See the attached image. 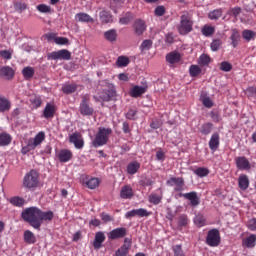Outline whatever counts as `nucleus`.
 I'll list each match as a JSON object with an SVG mask.
<instances>
[{
	"instance_id": "obj_50",
	"label": "nucleus",
	"mask_w": 256,
	"mask_h": 256,
	"mask_svg": "<svg viewBox=\"0 0 256 256\" xmlns=\"http://www.w3.org/2000/svg\"><path fill=\"white\" fill-rule=\"evenodd\" d=\"M153 47V41L151 40H144L140 46L141 51H149Z\"/></svg>"
},
{
	"instance_id": "obj_48",
	"label": "nucleus",
	"mask_w": 256,
	"mask_h": 256,
	"mask_svg": "<svg viewBox=\"0 0 256 256\" xmlns=\"http://www.w3.org/2000/svg\"><path fill=\"white\" fill-rule=\"evenodd\" d=\"M223 42L220 39H214L210 44L211 51H219Z\"/></svg>"
},
{
	"instance_id": "obj_46",
	"label": "nucleus",
	"mask_w": 256,
	"mask_h": 256,
	"mask_svg": "<svg viewBox=\"0 0 256 256\" xmlns=\"http://www.w3.org/2000/svg\"><path fill=\"white\" fill-rule=\"evenodd\" d=\"M116 65L118 67H127L129 65V58L125 56H119L116 61Z\"/></svg>"
},
{
	"instance_id": "obj_54",
	"label": "nucleus",
	"mask_w": 256,
	"mask_h": 256,
	"mask_svg": "<svg viewBox=\"0 0 256 256\" xmlns=\"http://www.w3.org/2000/svg\"><path fill=\"white\" fill-rule=\"evenodd\" d=\"M126 118L130 119V121H135L137 119V110L136 109H130L126 113Z\"/></svg>"
},
{
	"instance_id": "obj_9",
	"label": "nucleus",
	"mask_w": 256,
	"mask_h": 256,
	"mask_svg": "<svg viewBox=\"0 0 256 256\" xmlns=\"http://www.w3.org/2000/svg\"><path fill=\"white\" fill-rule=\"evenodd\" d=\"M89 101H90V98L88 95L82 96V101L80 103V108H79L81 115H84V116L93 115L94 110H93V107L89 106Z\"/></svg>"
},
{
	"instance_id": "obj_42",
	"label": "nucleus",
	"mask_w": 256,
	"mask_h": 256,
	"mask_svg": "<svg viewBox=\"0 0 256 256\" xmlns=\"http://www.w3.org/2000/svg\"><path fill=\"white\" fill-rule=\"evenodd\" d=\"M199 65H201L202 67H205L207 65H209L211 63V57H209V55L207 54H202L199 57V61H198Z\"/></svg>"
},
{
	"instance_id": "obj_3",
	"label": "nucleus",
	"mask_w": 256,
	"mask_h": 256,
	"mask_svg": "<svg viewBox=\"0 0 256 256\" xmlns=\"http://www.w3.org/2000/svg\"><path fill=\"white\" fill-rule=\"evenodd\" d=\"M113 133L111 128H103L100 127L95 136V139L92 142L93 147H103V145H107L109 141V135Z\"/></svg>"
},
{
	"instance_id": "obj_25",
	"label": "nucleus",
	"mask_w": 256,
	"mask_h": 256,
	"mask_svg": "<svg viewBox=\"0 0 256 256\" xmlns=\"http://www.w3.org/2000/svg\"><path fill=\"white\" fill-rule=\"evenodd\" d=\"M121 199H131L133 197V188L131 186H124L120 191Z\"/></svg>"
},
{
	"instance_id": "obj_8",
	"label": "nucleus",
	"mask_w": 256,
	"mask_h": 256,
	"mask_svg": "<svg viewBox=\"0 0 256 256\" xmlns=\"http://www.w3.org/2000/svg\"><path fill=\"white\" fill-rule=\"evenodd\" d=\"M170 187H174V191L177 193H181V191H185V180L183 178L171 177L166 182Z\"/></svg>"
},
{
	"instance_id": "obj_35",
	"label": "nucleus",
	"mask_w": 256,
	"mask_h": 256,
	"mask_svg": "<svg viewBox=\"0 0 256 256\" xmlns=\"http://www.w3.org/2000/svg\"><path fill=\"white\" fill-rule=\"evenodd\" d=\"M24 241L25 243L32 245L37 241V239L35 238V234H33V232L27 230L24 232Z\"/></svg>"
},
{
	"instance_id": "obj_21",
	"label": "nucleus",
	"mask_w": 256,
	"mask_h": 256,
	"mask_svg": "<svg viewBox=\"0 0 256 256\" xmlns=\"http://www.w3.org/2000/svg\"><path fill=\"white\" fill-rule=\"evenodd\" d=\"M72 157L73 153L71 150L64 149L58 153V159L61 163H67V161H71Z\"/></svg>"
},
{
	"instance_id": "obj_1",
	"label": "nucleus",
	"mask_w": 256,
	"mask_h": 256,
	"mask_svg": "<svg viewBox=\"0 0 256 256\" xmlns=\"http://www.w3.org/2000/svg\"><path fill=\"white\" fill-rule=\"evenodd\" d=\"M53 217V211L44 212L35 206L26 208L22 212V219L38 231H41V225H43V221H45V223H51V221H53Z\"/></svg>"
},
{
	"instance_id": "obj_64",
	"label": "nucleus",
	"mask_w": 256,
	"mask_h": 256,
	"mask_svg": "<svg viewBox=\"0 0 256 256\" xmlns=\"http://www.w3.org/2000/svg\"><path fill=\"white\" fill-rule=\"evenodd\" d=\"M230 11L233 17H239V15H241V7H234Z\"/></svg>"
},
{
	"instance_id": "obj_6",
	"label": "nucleus",
	"mask_w": 256,
	"mask_h": 256,
	"mask_svg": "<svg viewBox=\"0 0 256 256\" xmlns=\"http://www.w3.org/2000/svg\"><path fill=\"white\" fill-rule=\"evenodd\" d=\"M103 86L107 87V89L103 90L104 94L100 95V99L102 101H111L115 95H117V92L115 91V85L109 83L107 80L103 82Z\"/></svg>"
},
{
	"instance_id": "obj_18",
	"label": "nucleus",
	"mask_w": 256,
	"mask_h": 256,
	"mask_svg": "<svg viewBox=\"0 0 256 256\" xmlns=\"http://www.w3.org/2000/svg\"><path fill=\"white\" fill-rule=\"evenodd\" d=\"M133 29L136 35H143V33H145L147 30V25L145 24V21L137 19L133 23Z\"/></svg>"
},
{
	"instance_id": "obj_17",
	"label": "nucleus",
	"mask_w": 256,
	"mask_h": 256,
	"mask_svg": "<svg viewBox=\"0 0 256 256\" xmlns=\"http://www.w3.org/2000/svg\"><path fill=\"white\" fill-rule=\"evenodd\" d=\"M0 77L7 81H11V79L15 77V70L9 66H4L0 69Z\"/></svg>"
},
{
	"instance_id": "obj_47",
	"label": "nucleus",
	"mask_w": 256,
	"mask_h": 256,
	"mask_svg": "<svg viewBox=\"0 0 256 256\" xmlns=\"http://www.w3.org/2000/svg\"><path fill=\"white\" fill-rule=\"evenodd\" d=\"M194 223L197 227H203L205 225V216L203 214H198L194 218Z\"/></svg>"
},
{
	"instance_id": "obj_23",
	"label": "nucleus",
	"mask_w": 256,
	"mask_h": 256,
	"mask_svg": "<svg viewBox=\"0 0 256 256\" xmlns=\"http://www.w3.org/2000/svg\"><path fill=\"white\" fill-rule=\"evenodd\" d=\"M238 185L242 191H247V189H249V177L245 174L240 175L238 178Z\"/></svg>"
},
{
	"instance_id": "obj_31",
	"label": "nucleus",
	"mask_w": 256,
	"mask_h": 256,
	"mask_svg": "<svg viewBox=\"0 0 256 256\" xmlns=\"http://www.w3.org/2000/svg\"><path fill=\"white\" fill-rule=\"evenodd\" d=\"M242 244L248 249H252V247H255L256 244V235L251 234L249 237L243 240Z\"/></svg>"
},
{
	"instance_id": "obj_33",
	"label": "nucleus",
	"mask_w": 256,
	"mask_h": 256,
	"mask_svg": "<svg viewBox=\"0 0 256 256\" xmlns=\"http://www.w3.org/2000/svg\"><path fill=\"white\" fill-rule=\"evenodd\" d=\"M22 75L24 79H33V75H35V69L31 66H27L23 68Z\"/></svg>"
},
{
	"instance_id": "obj_53",
	"label": "nucleus",
	"mask_w": 256,
	"mask_h": 256,
	"mask_svg": "<svg viewBox=\"0 0 256 256\" xmlns=\"http://www.w3.org/2000/svg\"><path fill=\"white\" fill-rule=\"evenodd\" d=\"M232 41V46L235 48L239 45V32L234 31L230 37Z\"/></svg>"
},
{
	"instance_id": "obj_7",
	"label": "nucleus",
	"mask_w": 256,
	"mask_h": 256,
	"mask_svg": "<svg viewBox=\"0 0 256 256\" xmlns=\"http://www.w3.org/2000/svg\"><path fill=\"white\" fill-rule=\"evenodd\" d=\"M48 59H52L53 61H69L71 59V52H69V50L66 49L54 51L48 54Z\"/></svg>"
},
{
	"instance_id": "obj_30",
	"label": "nucleus",
	"mask_w": 256,
	"mask_h": 256,
	"mask_svg": "<svg viewBox=\"0 0 256 256\" xmlns=\"http://www.w3.org/2000/svg\"><path fill=\"white\" fill-rule=\"evenodd\" d=\"M139 167H141V164L137 161L130 162L127 166V173L129 175H135L137 171H139Z\"/></svg>"
},
{
	"instance_id": "obj_52",
	"label": "nucleus",
	"mask_w": 256,
	"mask_h": 256,
	"mask_svg": "<svg viewBox=\"0 0 256 256\" xmlns=\"http://www.w3.org/2000/svg\"><path fill=\"white\" fill-rule=\"evenodd\" d=\"M231 69H233V65H231V63L224 61L221 62L220 64V70L224 71L225 73H229V71H231Z\"/></svg>"
},
{
	"instance_id": "obj_32",
	"label": "nucleus",
	"mask_w": 256,
	"mask_h": 256,
	"mask_svg": "<svg viewBox=\"0 0 256 256\" xmlns=\"http://www.w3.org/2000/svg\"><path fill=\"white\" fill-rule=\"evenodd\" d=\"M75 19L79 23H91V21H93V18H91L87 13H78L75 16Z\"/></svg>"
},
{
	"instance_id": "obj_41",
	"label": "nucleus",
	"mask_w": 256,
	"mask_h": 256,
	"mask_svg": "<svg viewBox=\"0 0 256 256\" xmlns=\"http://www.w3.org/2000/svg\"><path fill=\"white\" fill-rule=\"evenodd\" d=\"M242 37L246 41H251V40L255 39L256 33L253 30H244L242 32Z\"/></svg>"
},
{
	"instance_id": "obj_59",
	"label": "nucleus",
	"mask_w": 256,
	"mask_h": 256,
	"mask_svg": "<svg viewBox=\"0 0 256 256\" xmlns=\"http://www.w3.org/2000/svg\"><path fill=\"white\" fill-rule=\"evenodd\" d=\"M174 256H185L183 253V249L181 248V245H175L173 247Z\"/></svg>"
},
{
	"instance_id": "obj_63",
	"label": "nucleus",
	"mask_w": 256,
	"mask_h": 256,
	"mask_svg": "<svg viewBox=\"0 0 256 256\" xmlns=\"http://www.w3.org/2000/svg\"><path fill=\"white\" fill-rule=\"evenodd\" d=\"M32 105H34L37 108L41 107V104L43 103V101L41 100V97L36 96L35 98H33L31 100Z\"/></svg>"
},
{
	"instance_id": "obj_10",
	"label": "nucleus",
	"mask_w": 256,
	"mask_h": 256,
	"mask_svg": "<svg viewBox=\"0 0 256 256\" xmlns=\"http://www.w3.org/2000/svg\"><path fill=\"white\" fill-rule=\"evenodd\" d=\"M179 197H184L187 201H189L191 207H199L201 203V198H199V195L195 191L179 193Z\"/></svg>"
},
{
	"instance_id": "obj_62",
	"label": "nucleus",
	"mask_w": 256,
	"mask_h": 256,
	"mask_svg": "<svg viewBox=\"0 0 256 256\" xmlns=\"http://www.w3.org/2000/svg\"><path fill=\"white\" fill-rule=\"evenodd\" d=\"M210 117L214 121V123H219L221 121V116L218 112L212 111L210 112Z\"/></svg>"
},
{
	"instance_id": "obj_37",
	"label": "nucleus",
	"mask_w": 256,
	"mask_h": 256,
	"mask_svg": "<svg viewBox=\"0 0 256 256\" xmlns=\"http://www.w3.org/2000/svg\"><path fill=\"white\" fill-rule=\"evenodd\" d=\"M131 21H133V13L131 12H127L119 19V23H121V25H129Z\"/></svg>"
},
{
	"instance_id": "obj_16",
	"label": "nucleus",
	"mask_w": 256,
	"mask_h": 256,
	"mask_svg": "<svg viewBox=\"0 0 256 256\" xmlns=\"http://www.w3.org/2000/svg\"><path fill=\"white\" fill-rule=\"evenodd\" d=\"M56 111L57 107L54 104L47 103L43 110L44 119H53L55 117Z\"/></svg>"
},
{
	"instance_id": "obj_27",
	"label": "nucleus",
	"mask_w": 256,
	"mask_h": 256,
	"mask_svg": "<svg viewBox=\"0 0 256 256\" xmlns=\"http://www.w3.org/2000/svg\"><path fill=\"white\" fill-rule=\"evenodd\" d=\"M104 38L106 41H109L110 43H115L117 41V30L110 29L104 33Z\"/></svg>"
},
{
	"instance_id": "obj_49",
	"label": "nucleus",
	"mask_w": 256,
	"mask_h": 256,
	"mask_svg": "<svg viewBox=\"0 0 256 256\" xmlns=\"http://www.w3.org/2000/svg\"><path fill=\"white\" fill-rule=\"evenodd\" d=\"M14 9L18 13H23V11H25V9H27V4H25L23 2H15L14 3Z\"/></svg>"
},
{
	"instance_id": "obj_56",
	"label": "nucleus",
	"mask_w": 256,
	"mask_h": 256,
	"mask_svg": "<svg viewBox=\"0 0 256 256\" xmlns=\"http://www.w3.org/2000/svg\"><path fill=\"white\" fill-rule=\"evenodd\" d=\"M100 217L103 221V223H109L111 221H114L115 219L113 218V216L109 215L108 213L102 212L100 214Z\"/></svg>"
},
{
	"instance_id": "obj_57",
	"label": "nucleus",
	"mask_w": 256,
	"mask_h": 256,
	"mask_svg": "<svg viewBox=\"0 0 256 256\" xmlns=\"http://www.w3.org/2000/svg\"><path fill=\"white\" fill-rule=\"evenodd\" d=\"M156 17H163L165 15V6H158L154 11Z\"/></svg>"
},
{
	"instance_id": "obj_38",
	"label": "nucleus",
	"mask_w": 256,
	"mask_h": 256,
	"mask_svg": "<svg viewBox=\"0 0 256 256\" xmlns=\"http://www.w3.org/2000/svg\"><path fill=\"white\" fill-rule=\"evenodd\" d=\"M211 131H213V123L211 122L203 124L200 128V133H202V135H209Z\"/></svg>"
},
{
	"instance_id": "obj_26",
	"label": "nucleus",
	"mask_w": 256,
	"mask_h": 256,
	"mask_svg": "<svg viewBox=\"0 0 256 256\" xmlns=\"http://www.w3.org/2000/svg\"><path fill=\"white\" fill-rule=\"evenodd\" d=\"M209 147L211 151H217L219 149V134L214 133L212 134L210 141H209Z\"/></svg>"
},
{
	"instance_id": "obj_12",
	"label": "nucleus",
	"mask_w": 256,
	"mask_h": 256,
	"mask_svg": "<svg viewBox=\"0 0 256 256\" xmlns=\"http://www.w3.org/2000/svg\"><path fill=\"white\" fill-rule=\"evenodd\" d=\"M45 141V132H39L33 139L28 142V149H35Z\"/></svg>"
},
{
	"instance_id": "obj_44",
	"label": "nucleus",
	"mask_w": 256,
	"mask_h": 256,
	"mask_svg": "<svg viewBox=\"0 0 256 256\" xmlns=\"http://www.w3.org/2000/svg\"><path fill=\"white\" fill-rule=\"evenodd\" d=\"M194 174L198 177H207V175H209V169L205 167H199L194 170Z\"/></svg>"
},
{
	"instance_id": "obj_61",
	"label": "nucleus",
	"mask_w": 256,
	"mask_h": 256,
	"mask_svg": "<svg viewBox=\"0 0 256 256\" xmlns=\"http://www.w3.org/2000/svg\"><path fill=\"white\" fill-rule=\"evenodd\" d=\"M247 227L250 231H256V218H252L248 221Z\"/></svg>"
},
{
	"instance_id": "obj_55",
	"label": "nucleus",
	"mask_w": 256,
	"mask_h": 256,
	"mask_svg": "<svg viewBox=\"0 0 256 256\" xmlns=\"http://www.w3.org/2000/svg\"><path fill=\"white\" fill-rule=\"evenodd\" d=\"M37 10L40 12V13H51V6H47L45 4H39L37 6Z\"/></svg>"
},
{
	"instance_id": "obj_15",
	"label": "nucleus",
	"mask_w": 256,
	"mask_h": 256,
	"mask_svg": "<svg viewBox=\"0 0 256 256\" xmlns=\"http://www.w3.org/2000/svg\"><path fill=\"white\" fill-rule=\"evenodd\" d=\"M131 238H125L124 244L116 251V256H127L131 249Z\"/></svg>"
},
{
	"instance_id": "obj_22",
	"label": "nucleus",
	"mask_w": 256,
	"mask_h": 256,
	"mask_svg": "<svg viewBox=\"0 0 256 256\" xmlns=\"http://www.w3.org/2000/svg\"><path fill=\"white\" fill-rule=\"evenodd\" d=\"M11 110V102L5 96L0 95V113H5Z\"/></svg>"
},
{
	"instance_id": "obj_5",
	"label": "nucleus",
	"mask_w": 256,
	"mask_h": 256,
	"mask_svg": "<svg viewBox=\"0 0 256 256\" xmlns=\"http://www.w3.org/2000/svg\"><path fill=\"white\" fill-rule=\"evenodd\" d=\"M206 243L209 245V247H219L221 244V234H219L217 229H211L208 231Z\"/></svg>"
},
{
	"instance_id": "obj_40",
	"label": "nucleus",
	"mask_w": 256,
	"mask_h": 256,
	"mask_svg": "<svg viewBox=\"0 0 256 256\" xmlns=\"http://www.w3.org/2000/svg\"><path fill=\"white\" fill-rule=\"evenodd\" d=\"M86 187L88 189H97V186L99 185V179L98 178H90L85 182Z\"/></svg>"
},
{
	"instance_id": "obj_34",
	"label": "nucleus",
	"mask_w": 256,
	"mask_h": 256,
	"mask_svg": "<svg viewBox=\"0 0 256 256\" xmlns=\"http://www.w3.org/2000/svg\"><path fill=\"white\" fill-rule=\"evenodd\" d=\"M11 144V135L7 133H1L0 134V146L1 147H7V145Z\"/></svg>"
},
{
	"instance_id": "obj_11",
	"label": "nucleus",
	"mask_w": 256,
	"mask_h": 256,
	"mask_svg": "<svg viewBox=\"0 0 256 256\" xmlns=\"http://www.w3.org/2000/svg\"><path fill=\"white\" fill-rule=\"evenodd\" d=\"M151 213L147 211L145 208L133 209L128 211L125 214L126 219H131V217H149Z\"/></svg>"
},
{
	"instance_id": "obj_39",
	"label": "nucleus",
	"mask_w": 256,
	"mask_h": 256,
	"mask_svg": "<svg viewBox=\"0 0 256 256\" xmlns=\"http://www.w3.org/2000/svg\"><path fill=\"white\" fill-rule=\"evenodd\" d=\"M63 93H66V95H70V93H75L77 91L76 84H65L62 87Z\"/></svg>"
},
{
	"instance_id": "obj_60",
	"label": "nucleus",
	"mask_w": 256,
	"mask_h": 256,
	"mask_svg": "<svg viewBox=\"0 0 256 256\" xmlns=\"http://www.w3.org/2000/svg\"><path fill=\"white\" fill-rule=\"evenodd\" d=\"M69 43V39L65 37H56L55 38V44L56 45H67Z\"/></svg>"
},
{
	"instance_id": "obj_51",
	"label": "nucleus",
	"mask_w": 256,
	"mask_h": 256,
	"mask_svg": "<svg viewBox=\"0 0 256 256\" xmlns=\"http://www.w3.org/2000/svg\"><path fill=\"white\" fill-rule=\"evenodd\" d=\"M189 73L191 77H197V75L201 73V68H199V66L197 65H191L189 69Z\"/></svg>"
},
{
	"instance_id": "obj_2",
	"label": "nucleus",
	"mask_w": 256,
	"mask_h": 256,
	"mask_svg": "<svg viewBox=\"0 0 256 256\" xmlns=\"http://www.w3.org/2000/svg\"><path fill=\"white\" fill-rule=\"evenodd\" d=\"M193 31V14L184 12L180 17V25L178 26V33L180 35H187Z\"/></svg>"
},
{
	"instance_id": "obj_28",
	"label": "nucleus",
	"mask_w": 256,
	"mask_h": 256,
	"mask_svg": "<svg viewBox=\"0 0 256 256\" xmlns=\"http://www.w3.org/2000/svg\"><path fill=\"white\" fill-rule=\"evenodd\" d=\"M145 91L146 88L143 86H134L130 91V95L134 98L141 97V95H143Z\"/></svg>"
},
{
	"instance_id": "obj_13",
	"label": "nucleus",
	"mask_w": 256,
	"mask_h": 256,
	"mask_svg": "<svg viewBox=\"0 0 256 256\" xmlns=\"http://www.w3.org/2000/svg\"><path fill=\"white\" fill-rule=\"evenodd\" d=\"M127 235V229L126 228H116L113 229L108 233V239H111V241H114V239H122V237H125Z\"/></svg>"
},
{
	"instance_id": "obj_20",
	"label": "nucleus",
	"mask_w": 256,
	"mask_h": 256,
	"mask_svg": "<svg viewBox=\"0 0 256 256\" xmlns=\"http://www.w3.org/2000/svg\"><path fill=\"white\" fill-rule=\"evenodd\" d=\"M236 166L242 171H249V169H251V163L245 156L236 158Z\"/></svg>"
},
{
	"instance_id": "obj_14",
	"label": "nucleus",
	"mask_w": 256,
	"mask_h": 256,
	"mask_svg": "<svg viewBox=\"0 0 256 256\" xmlns=\"http://www.w3.org/2000/svg\"><path fill=\"white\" fill-rule=\"evenodd\" d=\"M70 143H73L76 149H83L85 142L83 141V137L78 133H73L70 135Z\"/></svg>"
},
{
	"instance_id": "obj_19",
	"label": "nucleus",
	"mask_w": 256,
	"mask_h": 256,
	"mask_svg": "<svg viewBox=\"0 0 256 256\" xmlns=\"http://www.w3.org/2000/svg\"><path fill=\"white\" fill-rule=\"evenodd\" d=\"M103 243H105V233L97 232L94 237V241L92 243L94 249L99 250L103 247Z\"/></svg>"
},
{
	"instance_id": "obj_36",
	"label": "nucleus",
	"mask_w": 256,
	"mask_h": 256,
	"mask_svg": "<svg viewBox=\"0 0 256 256\" xmlns=\"http://www.w3.org/2000/svg\"><path fill=\"white\" fill-rule=\"evenodd\" d=\"M223 15L222 9H216L208 13V18L211 19V21H217L221 16Z\"/></svg>"
},
{
	"instance_id": "obj_58",
	"label": "nucleus",
	"mask_w": 256,
	"mask_h": 256,
	"mask_svg": "<svg viewBox=\"0 0 256 256\" xmlns=\"http://www.w3.org/2000/svg\"><path fill=\"white\" fill-rule=\"evenodd\" d=\"M149 201L154 205H159L161 203V197H159L157 194H153L149 197Z\"/></svg>"
},
{
	"instance_id": "obj_4",
	"label": "nucleus",
	"mask_w": 256,
	"mask_h": 256,
	"mask_svg": "<svg viewBox=\"0 0 256 256\" xmlns=\"http://www.w3.org/2000/svg\"><path fill=\"white\" fill-rule=\"evenodd\" d=\"M39 185V173L35 170H31L27 173L23 179V186L26 189H35Z\"/></svg>"
},
{
	"instance_id": "obj_43",
	"label": "nucleus",
	"mask_w": 256,
	"mask_h": 256,
	"mask_svg": "<svg viewBox=\"0 0 256 256\" xmlns=\"http://www.w3.org/2000/svg\"><path fill=\"white\" fill-rule=\"evenodd\" d=\"M10 203L15 207H23V205L25 204V200L21 197L16 196L10 199Z\"/></svg>"
},
{
	"instance_id": "obj_29",
	"label": "nucleus",
	"mask_w": 256,
	"mask_h": 256,
	"mask_svg": "<svg viewBox=\"0 0 256 256\" xmlns=\"http://www.w3.org/2000/svg\"><path fill=\"white\" fill-rule=\"evenodd\" d=\"M189 225V216L186 214H181L178 217L177 226L178 229H183V227H187Z\"/></svg>"
},
{
	"instance_id": "obj_24",
	"label": "nucleus",
	"mask_w": 256,
	"mask_h": 256,
	"mask_svg": "<svg viewBox=\"0 0 256 256\" xmlns=\"http://www.w3.org/2000/svg\"><path fill=\"white\" fill-rule=\"evenodd\" d=\"M166 61L170 63V65H175V63L181 61V54H179V52H171L166 55Z\"/></svg>"
},
{
	"instance_id": "obj_45",
	"label": "nucleus",
	"mask_w": 256,
	"mask_h": 256,
	"mask_svg": "<svg viewBox=\"0 0 256 256\" xmlns=\"http://www.w3.org/2000/svg\"><path fill=\"white\" fill-rule=\"evenodd\" d=\"M213 33H215V27H213V26L205 25V26L202 28V34H203L205 37H211V35H213Z\"/></svg>"
}]
</instances>
